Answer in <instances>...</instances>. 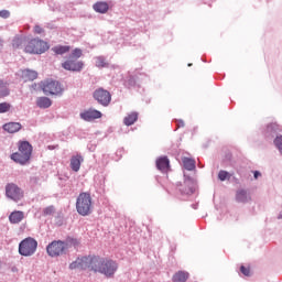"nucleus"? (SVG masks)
<instances>
[{"label": "nucleus", "instance_id": "f8f14e48", "mask_svg": "<svg viewBox=\"0 0 282 282\" xmlns=\"http://www.w3.org/2000/svg\"><path fill=\"white\" fill-rule=\"evenodd\" d=\"M2 129L7 131V133H17L21 131L22 126L19 122H9V123H4Z\"/></svg>", "mask_w": 282, "mask_h": 282}, {"label": "nucleus", "instance_id": "393cba45", "mask_svg": "<svg viewBox=\"0 0 282 282\" xmlns=\"http://www.w3.org/2000/svg\"><path fill=\"white\" fill-rule=\"evenodd\" d=\"M273 144L282 155V135L275 137V139L273 140Z\"/></svg>", "mask_w": 282, "mask_h": 282}, {"label": "nucleus", "instance_id": "4468645a", "mask_svg": "<svg viewBox=\"0 0 282 282\" xmlns=\"http://www.w3.org/2000/svg\"><path fill=\"white\" fill-rule=\"evenodd\" d=\"M156 167L159 169V171H162V173H166V171H169V169H170L169 158L162 156V158L158 159Z\"/></svg>", "mask_w": 282, "mask_h": 282}, {"label": "nucleus", "instance_id": "c85d7f7f", "mask_svg": "<svg viewBox=\"0 0 282 282\" xmlns=\"http://www.w3.org/2000/svg\"><path fill=\"white\" fill-rule=\"evenodd\" d=\"M228 172L227 171H220L218 173V178L220 180V182H226V180H228Z\"/></svg>", "mask_w": 282, "mask_h": 282}, {"label": "nucleus", "instance_id": "aec40b11", "mask_svg": "<svg viewBox=\"0 0 282 282\" xmlns=\"http://www.w3.org/2000/svg\"><path fill=\"white\" fill-rule=\"evenodd\" d=\"M172 281L173 282H185V281H188V272H184V271L176 272L173 275Z\"/></svg>", "mask_w": 282, "mask_h": 282}, {"label": "nucleus", "instance_id": "9d476101", "mask_svg": "<svg viewBox=\"0 0 282 282\" xmlns=\"http://www.w3.org/2000/svg\"><path fill=\"white\" fill-rule=\"evenodd\" d=\"M93 98L97 100L101 107H109V105H111V93L104 88H97L93 94Z\"/></svg>", "mask_w": 282, "mask_h": 282}, {"label": "nucleus", "instance_id": "a878e982", "mask_svg": "<svg viewBox=\"0 0 282 282\" xmlns=\"http://www.w3.org/2000/svg\"><path fill=\"white\" fill-rule=\"evenodd\" d=\"M96 67H109V63H107L105 57L99 56L96 58Z\"/></svg>", "mask_w": 282, "mask_h": 282}, {"label": "nucleus", "instance_id": "412c9836", "mask_svg": "<svg viewBox=\"0 0 282 282\" xmlns=\"http://www.w3.org/2000/svg\"><path fill=\"white\" fill-rule=\"evenodd\" d=\"M138 121V113L137 112H131L123 119V123L126 127H131V124H135Z\"/></svg>", "mask_w": 282, "mask_h": 282}, {"label": "nucleus", "instance_id": "20e7f679", "mask_svg": "<svg viewBox=\"0 0 282 282\" xmlns=\"http://www.w3.org/2000/svg\"><path fill=\"white\" fill-rule=\"evenodd\" d=\"M94 208L91 202V194L83 192L78 195L76 200V210L82 217H87Z\"/></svg>", "mask_w": 282, "mask_h": 282}, {"label": "nucleus", "instance_id": "2eb2a0df", "mask_svg": "<svg viewBox=\"0 0 282 282\" xmlns=\"http://www.w3.org/2000/svg\"><path fill=\"white\" fill-rule=\"evenodd\" d=\"M24 218H25V214H23V212L15 210L10 214L9 221L11 224H21V221H23Z\"/></svg>", "mask_w": 282, "mask_h": 282}, {"label": "nucleus", "instance_id": "ddd939ff", "mask_svg": "<svg viewBox=\"0 0 282 282\" xmlns=\"http://www.w3.org/2000/svg\"><path fill=\"white\" fill-rule=\"evenodd\" d=\"M80 164H83V156L78 154L75 156H72L70 159L72 171H74L75 173H78L80 171Z\"/></svg>", "mask_w": 282, "mask_h": 282}, {"label": "nucleus", "instance_id": "72a5a7b5", "mask_svg": "<svg viewBox=\"0 0 282 282\" xmlns=\"http://www.w3.org/2000/svg\"><path fill=\"white\" fill-rule=\"evenodd\" d=\"M253 177H254V180H258L259 177H261V172L256 171V172L253 173Z\"/></svg>", "mask_w": 282, "mask_h": 282}, {"label": "nucleus", "instance_id": "7c9ffc66", "mask_svg": "<svg viewBox=\"0 0 282 282\" xmlns=\"http://www.w3.org/2000/svg\"><path fill=\"white\" fill-rule=\"evenodd\" d=\"M52 213H54V206H50L44 209V215H52Z\"/></svg>", "mask_w": 282, "mask_h": 282}, {"label": "nucleus", "instance_id": "9b49d317", "mask_svg": "<svg viewBox=\"0 0 282 282\" xmlns=\"http://www.w3.org/2000/svg\"><path fill=\"white\" fill-rule=\"evenodd\" d=\"M80 118L86 120L87 122H91V120H98V118H102V112L96 109H89L80 113Z\"/></svg>", "mask_w": 282, "mask_h": 282}, {"label": "nucleus", "instance_id": "1a4fd4ad", "mask_svg": "<svg viewBox=\"0 0 282 282\" xmlns=\"http://www.w3.org/2000/svg\"><path fill=\"white\" fill-rule=\"evenodd\" d=\"M6 196L13 202H21L23 198V189L14 183H8L6 185Z\"/></svg>", "mask_w": 282, "mask_h": 282}, {"label": "nucleus", "instance_id": "b1692460", "mask_svg": "<svg viewBox=\"0 0 282 282\" xmlns=\"http://www.w3.org/2000/svg\"><path fill=\"white\" fill-rule=\"evenodd\" d=\"M183 165L186 171H195V160L189 158H183Z\"/></svg>", "mask_w": 282, "mask_h": 282}, {"label": "nucleus", "instance_id": "6e6552de", "mask_svg": "<svg viewBox=\"0 0 282 282\" xmlns=\"http://www.w3.org/2000/svg\"><path fill=\"white\" fill-rule=\"evenodd\" d=\"M42 89L46 96H58V94H63V88L61 84L56 80L47 79L43 83Z\"/></svg>", "mask_w": 282, "mask_h": 282}, {"label": "nucleus", "instance_id": "f257e3e1", "mask_svg": "<svg viewBox=\"0 0 282 282\" xmlns=\"http://www.w3.org/2000/svg\"><path fill=\"white\" fill-rule=\"evenodd\" d=\"M70 270H91L93 272H99L105 274L107 279H113L116 272H118V262L107 258H100L98 256H88L78 258L75 262L69 264Z\"/></svg>", "mask_w": 282, "mask_h": 282}, {"label": "nucleus", "instance_id": "4be33fe9", "mask_svg": "<svg viewBox=\"0 0 282 282\" xmlns=\"http://www.w3.org/2000/svg\"><path fill=\"white\" fill-rule=\"evenodd\" d=\"M52 50H53L54 54L63 56V54H67V52H69L72 50V47L67 46V45H65V46L57 45V46H54Z\"/></svg>", "mask_w": 282, "mask_h": 282}, {"label": "nucleus", "instance_id": "7ed1b4c3", "mask_svg": "<svg viewBox=\"0 0 282 282\" xmlns=\"http://www.w3.org/2000/svg\"><path fill=\"white\" fill-rule=\"evenodd\" d=\"M80 56H83V50H73L68 58L62 63L63 69H66V72H83L85 63L83 61H78Z\"/></svg>", "mask_w": 282, "mask_h": 282}, {"label": "nucleus", "instance_id": "f3484780", "mask_svg": "<svg viewBox=\"0 0 282 282\" xmlns=\"http://www.w3.org/2000/svg\"><path fill=\"white\" fill-rule=\"evenodd\" d=\"M36 105L40 109H48V107H52V99L47 97H39L36 99Z\"/></svg>", "mask_w": 282, "mask_h": 282}, {"label": "nucleus", "instance_id": "dca6fc26", "mask_svg": "<svg viewBox=\"0 0 282 282\" xmlns=\"http://www.w3.org/2000/svg\"><path fill=\"white\" fill-rule=\"evenodd\" d=\"M236 200L239 204H247V202H250V195H248L246 189H240L236 193Z\"/></svg>", "mask_w": 282, "mask_h": 282}, {"label": "nucleus", "instance_id": "bb28decb", "mask_svg": "<svg viewBox=\"0 0 282 282\" xmlns=\"http://www.w3.org/2000/svg\"><path fill=\"white\" fill-rule=\"evenodd\" d=\"M11 105L9 102H1L0 104V113H8L11 109Z\"/></svg>", "mask_w": 282, "mask_h": 282}, {"label": "nucleus", "instance_id": "c756f323", "mask_svg": "<svg viewBox=\"0 0 282 282\" xmlns=\"http://www.w3.org/2000/svg\"><path fill=\"white\" fill-rule=\"evenodd\" d=\"M240 272H241L245 276H250V267L241 265V267H240Z\"/></svg>", "mask_w": 282, "mask_h": 282}, {"label": "nucleus", "instance_id": "5701e85b", "mask_svg": "<svg viewBox=\"0 0 282 282\" xmlns=\"http://www.w3.org/2000/svg\"><path fill=\"white\" fill-rule=\"evenodd\" d=\"M6 96H10V89L8 83L0 79V98H6Z\"/></svg>", "mask_w": 282, "mask_h": 282}, {"label": "nucleus", "instance_id": "c9c22d12", "mask_svg": "<svg viewBox=\"0 0 282 282\" xmlns=\"http://www.w3.org/2000/svg\"><path fill=\"white\" fill-rule=\"evenodd\" d=\"M178 127H184V121L183 120L178 121Z\"/></svg>", "mask_w": 282, "mask_h": 282}, {"label": "nucleus", "instance_id": "0eeeda50", "mask_svg": "<svg viewBox=\"0 0 282 282\" xmlns=\"http://www.w3.org/2000/svg\"><path fill=\"white\" fill-rule=\"evenodd\" d=\"M69 246L62 240H54L46 247L48 257H61L67 252Z\"/></svg>", "mask_w": 282, "mask_h": 282}, {"label": "nucleus", "instance_id": "423d86ee", "mask_svg": "<svg viewBox=\"0 0 282 282\" xmlns=\"http://www.w3.org/2000/svg\"><path fill=\"white\" fill-rule=\"evenodd\" d=\"M36 248H39V242L36 241V239L29 237L20 242L19 253L22 257H32V254L36 252Z\"/></svg>", "mask_w": 282, "mask_h": 282}, {"label": "nucleus", "instance_id": "473e14b6", "mask_svg": "<svg viewBox=\"0 0 282 282\" xmlns=\"http://www.w3.org/2000/svg\"><path fill=\"white\" fill-rule=\"evenodd\" d=\"M43 28H41V25H35L34 26V33L35 34H43Z\"/></svg>", "mask_w": 282, "mask_h": 282}, {"label": "nucleus", "instance_id": "f704fd0d", "mask_svg": "<svg viewBox=\"0 0 282 282\" xmlns=\"http://www.w3.org/2000/svg\"><path fill=\"white\" fill-rule=\"evenodd\" d=\"M3 50V41L0 40V52Z\"/></svg>", "mask_w": 282, "mask_h": 282}, {"label": "nucleus", "instance_id": "cd10ccee", "mask_svg": "<svg viewBox=\"0 0 282 282\" xmlns=\"http://www.w3.org/2000/svg\"><path fill=\"white\" fill-rule=\"evenodd\" d=\"M24 43H25V40L23 37H15V39H13L12 45H13V47L19 48Z\"/></svg>", "mask_w": 282, "mask_h": 282}, {"label": "nucleus", "instance_id": "a211bd4d", "mask_svg": "<svg viewBox=\"0 0 282 282\" xmlns=\"http://www.w3.org/2000/svg\"><path fill=\"white\" fill-rule=\"evenodd\" d=\"M93 8L95 12H99V14H106V12H109V4L107 2H97Z\"/></svg>", "mask_w": 282, "mask_h": 282}, {"label": "nucleus", "instance_id": "6ab92c4d", "mask_svg": "<svg viewBox=\"0 0 282 282\" xmlns=\"http://www.w3.org/2000/svg\"><path fill=\"white\" fill-rule=\"evenodd\" d=\"M37 77L39 74L34 70L25 69L22 72V78L25 83H28V80H36Z\"/></svg>", "mask_w": 282, "mask_h": 282}, {"label": "nucleus", "instance_id": "2f4dec72", "mask_svg": "<svg viewBox=\"0 0 282 282\" xmlns=\"http://www.w3.org/2000/svg\"><path fill=\"white\" fill-rule=\"evenodd\" d=\"M0 17H2V19H8V17H10V11L8 10L0 11Z\"/></svg>", "mask_w": 282, "mask_h": 282}, {"label": "nucleus", "instance_id": "f03ea898", "mask_svg": "<svg viewBox=\"0 0 282 282\" xmlns=\"http://www.w3.org/2000/svg\"><path fill=\"white\" fill-rule=\"evenodd\" d=\"M32 158V144L28 141H20L18 143V152L11 154V160L17 164H28Z\"/></svg>", "mask_w": 282, "mask_h": 282}, {"label": "nucleus", "instance_id": "39448f33", "mask_svg": "<svg viewBox=\"0 0 282 282\" xmlns=\"http://www.w3.org/2000/svg\"><path fill=\"white\" fill-rule=\"evenodd\" d=\"M47 50H50V45H47V42L39 39H33L28 42L24 52H26V54H44V52H47Z\"/></svg>", "mask_w": 282, "mask_h": 282}]
</instances>
